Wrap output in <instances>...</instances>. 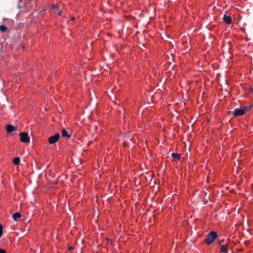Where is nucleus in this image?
Masks as SVG:
<instances>
[{
    "mask_svg": "<svg viewBox=\"0 0 253 253\" xmlns=\"http://www.w3.org/2000/svg\"><path fill=\"white\" fill-rule=\"evenodd\" d=\"M217 237V234L215 231H211L207 236L205 239V242L208 245H210L214 242Z\"/></svg>",
    "mask_w": 253,
    "mask_h": 253,
    "instance_id": "obj_1",
    "label": "nucleus"
},
{
    "mask_svg": "<svg viewBox=\"0 0 253 253\" xmlns=\"http://www.w3.org/2000/svg\"><path fill=\"white\" fill-rule=\"evenodd\" d=\"M20 140L23 143H28L30 141V137L28 133L22 132L19 134Z\"/></svg>",
    "mask_w": 253,
    "mask_h": 253,
    "instance_id": "obj_2",
    "label": "nucleus"
},
{
    "mask_svg": "<svg viewBox=\"0 0 253 253\" xmlns=\"http://www.w3.org/2000/svg\"><path fill=\"white\" fill-rule=\"evenodd\" d=\"M60 138V134L55 133L53 136L48 138V142L49 144H53L57 142Z\"/></svg>",
    "mask_w": 253,
    "mask_h": 253,
    "instance_id": "obj_3",
    "label": "nucleus"
},
{
    "mask_svg": "<svg viewBox=\"0 0 253 253\" xmlns=\"http://www.w3.org/2000/svg\"><path fill=\"white\" fill-rule=\"evenodd\" d=\"M245 114L243 107L240 108H236L235 109L233 113V115L234 116H242Z\"/></svg>",
    "mask_w": 253,
    "mask_h": 253,
    "instance_id": "obj_4",
    "label": "nucleus"
},
{
    "mask_svg": "<svg viewBox=\"0 0 253 253\" xmlns=\"http://www.w3.org/2000/svg\"><path fill=\"white\" fill-rule=\"evenodd\" d=\"M16 130V127L11 125H8L6 126V131L7 133H11Z\"/></svg>",
    "mask_w": 253,
    "mask_h": 253,
    "instance_id": "obj_5",
    "label": "nucleus"
},
{
    "mask_svg": "<svg viewBox=\"0 0 253 253\" xmlns=\"http://www.w3.org/2000/svg\"><path fill=\"white\" fill-rule=\"evenodd\" d=\"M223 21L225 23L229 24L232 22V19L230 16L224 15L223 16Z\"/></svg>",
    "mask_w": 253,
    "mask_h": 253,
    "instance_id": "obj_6",
    "label": "nucleus"
},
{
    "mask_svg": "<svg viewBox=\"0 0 253 253\" xmlns=\"http://www.w3.org/2000/svg\"><path fill=\"white\" fill-rule=\"evenodd\" d=\"M62 136L63 137H70L71 134H69L68 132L63 128L62 130Z\"/></svg>",
    "mask_w": 253,
    "mask_h": 253,
    "instance_id": "obj_7",
    "label": "nucleus"
},
{
    "mask_svg": "<svg viewBox=\"0 0 253 253\" xmlns=\"http://www.w3.org/2000/svg\"><path fill=\"white\" fill-rule=\"evenodd\" d=\"M21 216V215L19 212H16L13 214L12 218L14 220L17 221Z\"/></svg>",
    "mask_w": 253,
    "mask_h": 253,
    "instance_id": "obj_8",
    "label": "nucleus"
},
{
    "mask_svg": "<svg viewBox=\"0 0 253 253\" xmlns=\"http://www.w3.org/2000/svg\"><path fill=\"white\" fill-rule=\"evenodd\" d=\"M220 252L224 253H228V249L227 248L226 245H221L220 246Z\"/></svg>",
    "mask_w": 253,
    "mask_h": 253,
    "instance_id": "obj_9",
    "label": "nucleus"
},
{
    "mask_svg": "<svg viewBox=\"0 0 253 253\" xmlns=\"http://www.w3.org/2000/svg\"><path fill=\"white\" fill-rule=\"evenodd\" d=\"M171 156L173 158V159L177 161L180 159V156L178 153H173L171 154Z\"/></svg>",
    "mask_w": 253,
    "mask_h": 253,
    "instance_id": "obj_10",
    "label": "nucleus"
},
{
    "mask_svg": "<svg viewBox=\"0 0 253 253\" xmlns=\"http://www.w3.org/2000/svg\"><path fill=\"white\" fill-rule=\"evenodd\" d=\"M253 108V105H251V104L250 105H248V106H244L243 107L245 113H246V112H247L249 110H251Z\"/></svg>",
    "mask_w": 253,
    "mask_h": 253,
    "instance_id": "obj_11",
    "label": "nucleus"
},
{
    "mask_svg": "<svg viewBox=\"0 0 253 253\" xmlns=\"http://www.w3.org/2000/svg\"><path fill=\"white\" fill-rule=\"evenodd\" d=\"M20 162V158L19 157H15L13 159V163L15 165H18L19 164Z\"/></svg>",
    "mask_w": 253,
    "mask_h": 253,
    "instance_id": "obj_12",
    "label": "nucleus"
},
{
    "mask_svg": "<svg viewBox=\"0 0 253 253\" xmlns=\"http://www.w3.org/2000/svg\"><path fill=\"white\" fill-rule=\"evenodd\" d=\"M8 28L4 25H0V31L1 32H5L7 31Z\"/></svg>",
    "mask_w": 253,
    "mask_h": 253,
    "instance_id": "obj_13",
    "label": "nucleus"
},
{
    "mask_svg": "<svg viewBox=\"0 0 253 253\" xmlns=\"http://www.w3.org/2000/svg\"><path fill=\"white\" fill-rule=\"evenodd\" d=\"M3 233V227L0 224V238L1 237Z\"/></svg>",
    "mask_w": 253,
    "mask_h": 253,
    "instance_id": "obj_14",
    "label": "nucleus"
},
{
    "mask_svg": "<svg viewBox=\"0 0 253 253\" xmlns=\"http://www.w3.org/2000/svg\"><path fill=\"white\" fill-rule=\"evenodd\" d=\"M0 253H6V252L4 250L0 249Z\"/></svg>",
    "mask_w": 253,
    "mask_h": 253,
    "instance_id": "obj_15",
    "label": "nucleus"
},
{
    "mask_svg": "<svg viewBox=\"0 0 253 253\" xmlns=\"http://www.w3.org/2000/svg\"><path fill=\"white\" fill-rule=\"evenodd\" d=\"M57 7H58L57 5H55H55H52V8H57Z\"/></svg>",
    "mask_w": 253,
    "mask_h": 253,
    "instance_id": "obj_16",
    "label": "nucleus"
},
{
    "mask_svg": "<svg viewBox=\"0 0 253 253\" xmlns=\"http://www.w3.org/2000/svg\"><path fill=\"white\" fill-rule=\"evenodd\" d=\"M73 249H74V248H73V247H70L69 248V250H73Z\"/></svg>",
    "mask_w": 253,
    "mask_h": 253,
    "instance_id": "obj_17",
    "label": "nucleus"
},
{
    "mask_svg": "<svg viewBox=\"0 0 253 253\" xmlns=\"http://www.w3.org/2000/svg\"><path fill=\"white\" fill-rule=\"evenodd\" d=\"M71 19H72V20H75V17H72L71 18Z\"/></svg>",
    "mask_w": 253,
    "mask_h": 253,
    "instance_id": "obj_18",
    "label": "nucleus"
},
{
    "mask_svg": "<svg viewBox=\"0 0 253 253\" xmlns=\"http://www.w3.org/2000/svg\"><path fill=\"white\" fill-rule=\"evenodd\" d=\"M59 15H61V12H60L59 13Z\"/></svg>",
    "mask_w": 253,
    "mask_h": 253,
    "instance_id": "obj_19",
    "label": "nucleus"
},
{
    "mask_svg": "<svg viewBox=\"0 0 253 253\" xmlns=\"http://www.w3.org/2000/svg\"><path fill=\"white\" fill-rule=\"evenodd\" d=\"M223 240H221V241L220 242V243H221L222 242H223Z\"/></svg>",
    "mask_w": 253,
    "mask_h": 253,
    "instance_id": "obj_20",
    "label": "nucleus"
}]
</instances>
